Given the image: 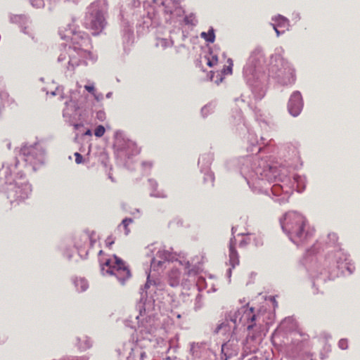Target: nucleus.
I'll use <instances>...</instances> for the list:
<instances>
[{
  "instance_id": "f3484780",
  "label": "nucleus",
  "mask_w": 360,
  "mask_h": 360,
  "mask_svg": "<svg viewBox=\"0 0 360 360\" xmlns=\"http://www.w3.org/2000/svg\"><path fill=\"white\" fill-rule=\"evenodd\" d=\"M338 346L341 349H346L348 348V341L347 339H341L338 342Z\"/></svg>"
},
{
  "instance_id": "f03ea898",
  "label": "nucleus",
  "mask_w": 360,
  "mask_h": 360,
  "mask_svg": "<svg viewBox=\"0 0 360 360\" xmlns=\"http://www.w3.org/2000/svg\"><path fill=\"white\" fill-rule=\"evenodd\" d=\"M105 12L98 1H94L88 7V11L84 19V27L91 34L98 35L106 25Z\"/></svg>"
},
{
  "instance_id": "f8f14e48",
  "label": "nucleus",
  "mask_w": 360,
  "mask_h": 360,
  "mask_svg": "<svg viewBox=\"0 0 360 360\" xmlns=\"http://www.w3.org/2000/svg\"><path fill=\"white\" fill-rule=\"evenodd\" d=\"M201 37L203 38L205 41L213 43L215 39V34L213 29H210L207 32H202L200 34Z\"/></svg>"
},
{
  "instance_id": "dca6fc26",
  "label": "nucleus",
  "mask_w": 360,
  "mask_h": 360,
  "mask_svg": "<svg viewBox=\"0 0 360 360\" xmlns=\"http://www.w3.org/2000/svg\"><path fill=\"white\" fill-rule=\"evenodd\" d=\"M228 63L229 65L223 69V73L225 75L232 74L233 61L231 59H229Z\"/></svg>"
},
{
  "instance_id": "6ab92c4d",
  "label": "nucleus",
  "mask_w": 360,
  "mask_h": 360,
  "mask_svg": "<svg viewBox=\"0 0 360 360\" xmlns=\"http://www.w3.org/2000/svg\"><path fill=\"white\" fill-rule=\"evenodd\" d=\"M75 162L77 164H81L83 162V157L80 153H79L77 152L75 153Z\"/></svg>"
},
{
  "instance_id": "2eb2a0df",
  "label": "nucleus",
  "mask_w": 360,
  "mask_h": 360,
  "mask_svg": "<svg viewBox=\"0 0 360 360\" xmlns=\"http://www.w3.org/2000/svg\"><path fill=\"white\" fill-rule=\"evenodd\" d=\"M132 219L129 218H126L122 220V225L124 226L125 230V234H128L129 233V229H128V226L132 223Z\"/></svg>"
},
{
  "instance_id": "c85d7f7f",
  "label": "nucleus",
  "mask_w": 360,
  "mask_h": 360,
  "mask_svg": "<svg viewBox=\"0 0 360 360\" xmlns=\"http://www.w3.org/2000/svg\"><path fill=\"white\" fill-rule=\"evenodd\" d=\"M232 321L236 323V318L235 319H232Z\"/></svg>"
},
{
  "instance_id": "ddd939ff",
  "label": "nucleus",
  "mask_w": 360,
  "mask_h": 360,
  "mask_svg": "<svg viewBox=\"0 0 360 360\" xmlns=\"http://www.w3.org/2000/svg\"><path fill=\"white\" fill-rule=\"evenodd\" d=\"M274 20L278 21V24L276 26H283L286 27L288 25V20L285 18L284 17H282L281 15L278 16L274 19Z\"/></svg>"
},
{
  "instance_id": "aec40b11",
  "label": "nucleus",
  "mask_w": 360,
  "mask_h": 360,
  "mask_svg": "<svg viewBox=\"0 0 360 360\" xmlns=\"http://www.w3.org/2000/svg\"><path fill=\"white\" fill-rule=\"evenodd\" d=\"M252 243V241H249L248 239V234L240 242V247H245V245Z\"/></svg>"
},
{
  "instance_id": "1a4fd4ad",
  "label": "nucleus",
  "mask_w": 360,
  "mask_h": 360,
  "mask_svg": "<svg viewBox=\"0 0 360 360\" xmlns=\"http://www.w3.org/2000/svg\"><path fill=\"white\" fill-rule=\"evenodd\" d=\"M202 60L210 68L215 66L218 63V57L212 51H209L202 58Z\"/></svg>"
},
{
  "instance_id": "4be33fe9",
  "label": "nucleus",
  "mask_w": 360,
  "mask_h": 360,
  "mask_svg": "<svg viewBox=\"0 0 360 360\" xmlns=\"http://www.w3.org/2000/svg\"><path fill=\"white\" fill-rule=\"evenodd\" d=\"M186 274L188 276H192V275H195L197 274V271L195 270H194L193 269L188 268L187 270H186Z\"/></svg>"
},
{
  "instance_id": "a878e982",
  "label": "nucleus",
  "mask_w": 360,
  "mask_h": 360,
  "mask_svg": "<svg viewBox=\"0 0 360 360\" xmlns=\"http://www.w3.org/2000/svg\"><path fill=\"white\" fill-rule=\"evenodd\" d=\"M273 27H274V30L276 32L277 36H279L280 35V32L278 31V30L277 28V26L275 25H273Z\"/></svg>"
},
{
  "instance_id": "a211bd4d",
  "label": "nucleus",
  "mask_w": 360,
  "mask_h": 360,
  "mask_svg": "<svg viewBox=\"0 0 360 360\" xmlns=\"http://www.w3.org/2000/svg\"><path fill=\"white\" fill-rule=\"evenodd\" d=\"M33 6L41 8L44 6V0H30Z\"/></svg>"
},
{
  "instance_id": "b1692460",
  "label": "nucleus",
  "mask_w": 360,
  "mask_h": 360,
  "mask_svg": "<svg viewBox=\"0 0 360 360\" xmlns=\"http://www.w3.org/2000/svg\"><path fill=\"white\" fill-rule=\"evenodd\" d=\"M80 282L82 285V290H85L87 288V283L83 280H81Z\"/></svg>"
},
{
  "instance_id": "412c9836",
  "label": "nucleus",
  "mask_w": 360,
  "mask_h": 360,
  "mask_svg": "<svg viewBox=\"0 0 360 360\" xmlns=\"http://www.w3.org/2000/svg\"><path fill=\"white\" fill-rule=\"evenodd\" d=\"M84 88L86 91H88L89 93L94 94L95 92V88L93 85H85Z\"/></svg>"
},
{
  "instance_id": "6e6552de",
  "label": "nucleus",
  "mask_w": 360,
  "mask_h": 360,
  "mask_svg": "<svg viewBox=\"0 0 360 360\" xmlns=\"http://www.w3.org/2000/svg\"><path fill=\"white\" fill-rule=\"evenodd\" d=\"M236 242L235 238H231L229 243V264L232 268H235L240 263L238 253L236 250Z\"/></svg>"
},
{
  "instance_id": "4468645a",
  "label": "nucleus",
  "mask_w": 360,
  "mask_h": 360,
  "mask_svg": "<svg viewBox=\"0 0 360 360\" xmlns=\"http://www.w3.org/2000/svg\"><path fill=\"white\" fill-rule=\"evenodd\" d=\"M105 129L103 126L99 125L94 130V134L97 137H101L105 134Z\"/></svg>"
},
{
  "instance_id": "c756f323",
  "label": "nucleus",
  "mask_w": 360,
  "mask_h": 360,
  "mask_svg": "<svg viewBox=\"0 0 360 360\" xmlns=\"http://www.w3.org/2000/svg\"><path fill=\"white\" fill-rule=\"evenodd\" d=\"M86 134H90V131L89 130L86 132Z\"/></svg>"
},
{
  "instance_id": "0eeeda50",
  "label": "nucleus",
  "mask_w": 360,
  "mask_h": 360,
  "mask_svg": "<svg viewBox=\"0 0 360 360\" xmlns=\"http://www.w3.org/2000/svg\"><path fill=\"white\" fill-rule=\"evenodd\" d=\"M173 258L171 251L160 248L156 253L155 257L153 259L151 265L153 266H160L163 263L169 261Z\"/></svg>"
},
{
  "instance_id": "9b49d317",
  "label": "nucleus",
  "mask_w": 360,
  "mask_h": 360,
  "mask_svg": "<svg viewBox=\"0 0 360 360\" xmlns=\"http://www.w3.org/2000/svg\"><path fill=\"white\" fill-rule=\"evenodd\" d=\"M248 239L249 241H252L256 247L262 245V239L259 235H257L255 233H250L248 234Z\"/></svg>"
},
{
  "instance_id": "20e7f679",
  "label": "nucleus",
  "mask_w": 360,
  "mask_h": 360,
  "mask_svg": "<svg viewBox=\"0 0 360 360\" xmlns=\"http://www.w3.org/2000/svg\"><path fill=\"white\" fill-rule=\"evenodd\" d=\"M240 311L243 313L242 316L240 318V322H243V323H247V329L248 330H252L256 325V321L259 319V314H254V309L252 307L248 308L246 307H243L241 308Z\"/></svg>"
},
{
  "instance_id": "bb28decb",
  "label": "nucleus",
  "mask_w": 360,
  "mask_h": 360,
  "mask_svg": "<svg viewBox=\"0 0 360 360\" xmlns=\"http://www.w3.org/2000/svg\"><path fill=\"white\" fill-rule=\"evenodd\" d=\"M221 328V325L217 327L216 332L219 333V330H220Z\"/></svg>"
},
{
  "instance_id": "cd10ccee",
  "label": "nucleus",
  "mask_w": 360,
  "mask_h": 360,
  "mask_svg": "<svg viewBox=\"0 0 360 360\" xmlns=\"http://www.w3.org/2000/svg\"><path fill=\"white\" fill-rule=\"evenodd\" d=\"M185 22L188 24L190 22V20H188V18H185Z\"/></svg>"
},
{
  "instance_id": "393cba45",
  "label": "nucleus",
  "mask_w": 360,
  "mask_h": 360,
  "mask_svg": "<svg viewBox=\"0 0 360 360\" xmlns=\"http://www.w3.org/2000/svg\"><path fill=\"white\" fill-rule=\"evenodd\" d=\"M73 49L75 51L77 50L80 54H82L84 52L83 50L80 47H77V46H75Z\"/></svg>"
},
{
  "instance_id": "9d476101",
  "label": "nucleus",
  "mask_w": 360,
  "mask_h": 360,
  "mask_svg": "<svg viewBox=\"0 0 360 360\" xmlns=\"http://www.w3.org/2000/svg\"><path fill=\"white\" fill-rule=\"evenodd\" d=\"M181 273L178 269H172L169 274V285L172 287L178 285Z\"/></svg>"
},
{
  "instance_id": "5701e85b",
  "label": "nucleus",
  "mask_w": 360,
  "mask_h": 360,
  "mask_svg": "<svg viewBox=\"0 0 360 360\" xmlns=\"http://www.w3.org/2000/svg\"><path fill=\"white\" fill-rule=\"evenodd\" d=\"M270 300L273 303L274 308L278 307V302H277L275 297H271Z\"/></svg>"
},
{
  "instance_id": "7ed1b4c3",
  "label": "nucleus",
  "mask_w": 360,
  "mask_h": 360,
  "mask_svg": "<svg viewBox=\"0 0 360 360\" xmlns=\"http://www.w3.org/2000/svg\"><path fill=\"white\" fill-rule=\"evenodd\" d=\"M101 269L103 272L116 276L122 284L131 277L129 268L120 258L115 255L106 259L101 264Z\"/></svg>"
},
{
  "instance_id": "39448f33",
  "label": "nucleus",
  "mask_w": 360,
  "mask_h": 360,
  "mask_svg": "<svg viewBox=\"0 0 360 360\" xmlns=\"http://www.w3.org/2000/svg\"><path fill=\"white\" fill-rule=\"evenodd\" d=\"M303 107L302 95L300 92H294L288 102L289 112L294 117L297 116Z\"/></svg>"
},
{
  "instance_id": "423d86ee",
  "label": "nucleus",
  "mask_w": 360,
  "mask_h": 360,
  "mask_svg": "<svg viewBox=\"0 0 360 360\" xmlns=\"http://www.w3.org/2000/svg\"><path fill=\"white\" fill-rule=\"evenodd\" d=\"M59 34L61 39L71 41L73 45H82V41L84 40L80 32H74L72 29H65V30L60 29Z\"/></svg>"
},
{
  "instance_id": "f257e3e1",
  "label": "nucleus",
  "mask_w": 360,
  "mask_h": 360,
  "mask_svg": "<svg viewBox=\"0 0 360 360\" xmlns=\"http://www.w3.org/2000/svg\"><path fill=\"white\" fill-rule=\"evenodd\" d=\"M283 231L286 233L294 243H301L307 239L305 232L306 219L296 212H287L281 220Z\"/></svg>"
}]
</instances>
